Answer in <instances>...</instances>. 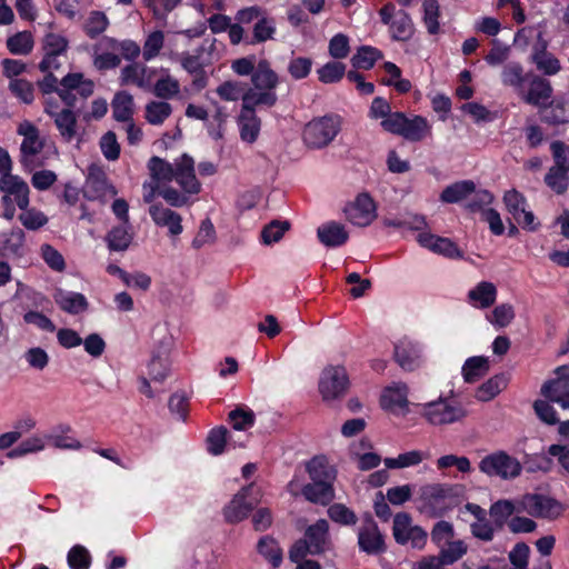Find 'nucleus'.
Masks as SVG:
<instances>
[{"label": "nucleus", "mask_w": 569, "mask_h": 569, "mask_svg": "<svg viewBox=\"0 0 569 569\" xmlns=\"http://www.w3.org/2000/svg\"><path fill=\"white\" fill-rule=\"evenodd\" d=\"M280 83L279 74L272 69L267 59H260L257 70L250 78L249 97L247 101L254 104L272 108L278 102L276 89Z\"/></svg>", "instance_id": "f257e3e1"}, {"label": "nucleus", "mask_w": 569, "mask_h": 569, "mask_svg": "<svg viewBox=\"0 0 569 569\" xmlns=\"http://www.w3.org/2000/svg\"><path fill=\"white\" fill-rule=\"evenodd\" d=\"M381 127L388 132L412 141L427 139L431 132V126L425 117L418 114L407 116L400 111H396L382 120Z\"/></svg>", "instance_id": "f03ea898"}, {"label": "nucleus", "mask_w": 569, "mask_h": 569, "mask_svg": "<svg viewBox=\"0 0 569 569\" xmlns=\"http://www.w3.org/2000/svg\"><path fill=\"white\" fill-rule=\"evenodd\" d=\"M3 194L1 203L3 207L2 217L7 220H12L16 214V207L24 210L29 207L30 189L28 183L19 176L10 173L1 177V190Z\"/></svg>", "instance_id": "7ed1b4c3"}, {"label": "nucleus", "mask_w": 569, "mask_h": 569, "mask_svg": "<svg viewBox=\"0 0 569 569\" xmlns=\"http://www.w3.org/2000/svg\"><path fill=\"white\" fill-rule=\"evenodd\" d=\"M479 470L489 477L511 480L521 475L522 466L516 457L503 450H497L480 460Z\"/></svg>", "instance_id": "20e7f679"}, {"label": "nucleus", "mask_w": 569, "mask_h": 569, "mask_svg": "<svg viewBox=\"0 0 569 569\" xmlns=\"http://www.w3.org/2000/svg\"><path fill=\"white\" fill-rule=\"evenodd\" d=\"M261 489L254 482L238 491L223 508V517L229 523L244 520L249 512L260 502Z\"/></svg>", "instance_id": "39448f33"}, {"label": "nucleus", "mask_w": 569, "mask_h": 569, "mask_svg": "<svg viewBox=\"0 0 569 569\" xmlns=\"http://www.w3.org/2000/svg\"><path fill=\"white\" fill-rule=\"evenodd\" d=\"M418 407L420 408V415L433 426L450 425L467 416L462 406L441 397L438 400L418 405Z\"/></svg>", "instance_id": "423d86ee"}, {"label": "nucleus", "mask_w": 569, "mask_h": 569, "mask_svg": "<svg viewBox=\"0 0 569 569\" xmlns=\"http://www.w3.org/2000/svg\"><path fill=\"white\" fill-rule=\"evenodd\" d=\"M381 22L389 27V32L395 41H409L415 33L411 17L405 10H397L391 2L386 3L380 10Z\"/></svg>", "instance_id": "0eeeda50"}, {"label": "nucleus", "mask_w": 569, "mask_h": 569, "mask_svg": "<svg viewBox=\"0 0 569 569\" xmlns=\"http://www.w3.org/2000/svg\"><path fill=\"white\" fill-rule=\"evenodd\" d=\"M93 81L84 79L82 73H68L60 81L58 96L67 106L66 109H70L77 107L78 98L81 100L88 99L93 93Z\"/></svg>", "instance_id": "6e6552de"}, {"label": "nucleus", "mask_w": 569, "mask_h": 569, "mask_svg": "<svg viewBox=\"0 0 569 569\" xmlns=\"http://www.w3.org/2000/svg\"><path fill=\"white\" fill-rule=\"evenodd\" d=\"M418 508L430 518L443 516L450 509L449 489L439 483L423 486Z\"/></svg>", "instance_id": "1a4fd4ad"}, {"label": "nucleus", "mask_w": 569, "mask_h": 569, "mask_svg": "<svg viewBox=\"0 0 569 569\" xmlns=\"http://www.w3.org/2000/svg\"><path fill=\"white\" fill-rule=\"evenodd\" d=\"M133 97L127 91H119L111 101L112 116L114 120L121 122V128L127 132L129 142L139 141L142 138V131L132 123Z\"/></svg>", "instance_id": "9d476101"}, {"label": "nucleus", "mask_w": 569, "mask_h": 569, "mask_svg": "<svg viewBox=\"0 0 569 569\" xmlns=\"http://www.w3.org/2000/svg\"><path fill=\"white\" fill-rule=\"evenodd\" d=\"M68 39L59 33L47 32L41 40L43 58L39 63L40 71L58 70L62 59L67 58Z\"/></svg>", "instance_id": "9b49d317"}, {"label": "nucleus", "mask_w": 569, "mask_h": 569, "mask_svg": "<svg viewBox=\"0 0 569 569\" xmlns=\"http://www.w3.org/2000/svg\"><path fill=\"white\" fill-rule=\"evenodd\" d=\"M523 509L532 517L556 520L566 511V506L549 496L540 493H527L522 498Z\"/></svg>", "instance_id": "f8f14e48"}, {"label": "nucleus", "mask_w": 569, "mask_h": 569, "mask_svg": "<svg viewBox=\"0 0 569 569\" xmlns=\"http://www.w3.org/2000/svg\"><path fill=\"white\" fill-rule=\"evenodd\" d=\"M392 535L400 545H410L422 549L427 541V532L419 526H412L411 517L407 512H399L393 518Z\"/></svg>", "instance_id": "ddd939ff"}, {"label": "nucleus", "mask_w": 569, "mask_h": 569, "mask_svg": "<svg viewBox=\"0 0 569 569\" xmlns=\"http://www.w3.org/2000/svg\"><path fill=\"white\" fill-rule=\"evenodd\" d=\"M349 386L346 369L329 366L323 369L319 380V391L325 401L336 400L345 396Z\"/></svg>", "instance_id": "4468645a"}, {"label": "nucleus", "mask_w": 569, "mask_h": 569, "mask_svg": "<svg viewBox=\"0 0 569 569\" xmlns=\"http://www.w3.org/2000/svg\"><path fill=\"white\" fill-rule=\"evenodd\" d=\"M556 379L546 382L542 395L563 409H569V363L555 369Z\"/></svg>", "instance_id": "2eb2a0df"}, {"label": "nucleus", "mask_w": 569, "mask_h": 569, "mask_svg": "<svg viewBox=\"0 0 569 569\" xmlns=\"http://www.w3.org/2000/svg\"><path fill=\"white\" fill-rule=\"evenodd\" d=\"M117 189L109 183L106 172L98 166L91 164L83 186V196L88 200H102L116 196Z\"/></svg>", "instance_id": "dca6fc26"}, {"label": "nucleus", "mask_w": 569, "mask_h": 569, "mask_svg": "<svg viewBox=\"0 0 569 569\" xmlns=\"http://www.w3.org/2000/svg\"><path fill=\"white\" fill-rule=\"evenodd\" d=\"M376 203L369 193H360L356 200L345 208L347 219L355 226H369L377 217Z\"/></svg>", "instance_id": "f3484780"}, {"label": "nucleus", "mask_w": 569, "mask_h": 569, "mask_svg": "<svg viewBox=\"0 0 569 569\" xmlns=\"http://www.w3.org/2000/svg\"><path fill=\"white\" fill-rule=\"evenodd\" d=\"M340 131V119L326 116L310 121L303 131L305 140L315 142H331Z\"/></svg>", "instance_id": "a211bd4d"}, {"label": "nucleus", "mask_w": 569, "mask_h": 569, "mask_svg": "<svg viewBox=\"0 0 569 569\" xmlns=\"http://www.w3.org/2000/svg\"><path fill=\"white\" fill-rule=\"evenodd\" d=\"M551 96L550 81L532 72L530 80L518 97L528 104L543 107L549 102Z\"/></svg>", "instance_id": "6ab92c4d"}, {"label": "nucleus", "mask_w": 569, "mask_h": 569, "mask_svg": "<svg viewBox=\"0 0 569 569\" xmlns=\"http://www.w3.org/2000/svg\"><path fill=\"white\" fill-rule=\"evenodd\" d=\"M358 545L360 550L368 555H378L386 549L383 536L371 516H368L359 528Z\"/></svg>", "instance_id": "aec40b11"}, {"label": "nucleus", "mask_w": 569, "mask_h": 569, "mask_svg": "<svg viewBox=\"0 0 569 569\" xmlns=\"http://www.w3.org/2000/svg\"><path fill=\"white\" fill-rule=\"evenodd\" d=\"M173 180L180 186L184 193L198 194L201 191V183L194 173V161L186 153L176 161Z\"/></svg>", "instance_id": "412c9836"}, {"label": "nucleus", "mask_w": 569, "mask_h": 569, "mask_svg": "<svg viewBox=\"0 0 569 569\" xmlns=\"http://www.w3.org/2000/svg\"><path fill=\"white\" fill-rule=\"evenodd\" d=\"M257 108L264 107L247 101L244 109L240 110L238 124L240 137L244 142H254L259 136L261 120L256 113Z\"/></svg>", "instance_id": "4be33fe9"}, {"label": "nucleus", "mask_w": 569, "mask_h": 569, "mask_svg": "<svg viewBox=\"0 0 569 569\" xmlns=\"http://www.w3.org/2000/svg\"><path fill=\"white\" fill-rule=\"evenodd\" d=\"M417 240L421 247L446 258L461 259L463 257L462 251L449 238L439 237L430 232H421L418 234Z\"/></svg>", "instance_id": "5701e85b"}, {"label": "nucleus", "mask_w": 569, "mask_h": 569, "mask_svg": "<svg viewBox=\"0 0 569 569\" xmlns=\"http://www.w3.org/2000/svg\"><path fill=\"white\" fill-rule=\"evenodd\" d=\"M148 211L156 226L168 228L169 236L177 237L182 233V217L178 212L164 207L162 203L151 204Z\"/></svg>", "instance_id": "b1692460"}, {"label": "nucleus", "mask_w": 569, "mask_h": 569, "mask_svg": "<svg viewBox=\"0 0 569 569\" xmlns=\"http://www.w3.org/2000/svg\"><path fill=\"white\" fill-rule=\"evenodd\" d=\"M156 69L133 62L121 69L120 82L122 86L134 84L141 89H149L153 83Z\"/></svg>", "instance_id": "393cba45"}, {"label": "nucleus", "mask_w": 569, "mask_h": 569, "mask_svg": "<svg viewBox=\"0 0 569 569\" xmlns=\"http://www.w3.org/2000/svg\"><path fill=\"white\" fill-rule=\"evenodd\" d=\"M532 72L525 71L523 66L518 61H509L503 64L500 72V80L503 87L512 89L519 96Z\"/></svg>", "instance_id": "a878e982"}, {"label": "nucleus", "mask_w": 569, "mask_h": 569, "mask_svg": "<svg viewBox=\"0 0 569 569\" xmlns=\"http://www.w3.org/2000/svg\"><path fill=\"white\" fill-rule=\"evenodd\" d=\"M395 360L407 371H412L420 366L421 349L417 343L408 340H401L395 346Z\"/></svg>", "instance_id": "bb28decb"}, {"label": "nucleus", "mask_w": 569, "mask_h": 569, "mask_svg": "<svg viewBox=\"0 0 569 569\" xmlns=\"http://www.w3.org/2000/svg\"><path fill=\"white\" fill-rule=\"evenodd\" d=\"M305 539L311 548V555L323 553L329 547V523L326 519H319L305 531Z\"/></svg>", "instance_id": "cd10ccee"}, {"label": "nucleus", "mask_w": 569, "mask_h": 569, "mask_svg": "<svg viewBox=\"0 0 569 569\" xmlns=\"http://www.w3.org/2000/svg\"><path fill=\"white\" fill-rule=\"evenodd\" d=\"M53 300L61 310L70 315H79L89 308L87 298L79 292L57 289L53 293Z\"/></svg>", "instance_id": "c85d7f7f"}, {"label": "nucleus", "mask_w": 569, "mask_h": 569, "mask_svg": "<svg viewBox=\"0 0 569 569\" xmlns=\"http://www.w3.org/2000/svg\"><path fill=\"white\" fill-rule=\"evenodd\" d=\"M249 84L240 80H226L220 83L216 93L222 101L236 102L241 100V109H244L249 97Z\"/></svg>", "instance_id": "c756f323"}, {"label": "nucleus", "mask_w": 569, "mask_h": 569, "mask_svg": "<svg viewBox=\"0 0 569 569\" xmlns=\"http://www.w3.org/2000/svg\"><path fill=\"white\" fill-rule=\"evenodd\" d=\"M317 236L323 246L330 248L345 244L349 238L343 224L336 221H329L318 227Z\"/></svg>", "instance_id": "7c9ffc66"}, {"label": "nucleus", "mask_w": 569, "mask_h": 569, "mask_svg": "<svg viewBox=\"0 0 569 569\" xmlns=\"http://www.w3.org/2000/svg\"><path fill=\"white\" fill-rule=\"evenodd\" d=\"M26 234L20 228L0 233V252L4 257H22Z\"/></svg>", "instance_id": "2f4dec72"}, {"label": "nucleus", "mask_w": 569, "mask_h": 569, "mask_svg": "<svg viewBox=\"0 0 569 569\" xmlns=\"http://www.w3.org/2000/svg\"><path fill=\"white\" fill-rule=\"evenodd\" d=\"M380 402L382 408L391 411L407 408L409 403L407 385L395 382L392 386L387 387L381 395Z\"/></svg>", "instance_id": "473e14b6"}, {"label": "nucleus", "mask_w": 569, "mask_h": 569, "mask_svg": "<svg viewBox=\"0 0 569 569\" xmlns=\"http://www.w3.org/2000/svg\"><path fill=\"white\" fill-rule=\"evenodd\" d=\"M302 496L310 502L327 506L335 498L332 483L322 481H312L303 486Z\"/></svg>", "instance_id": "72a5a7b5"}, {"label": "nucleus", "mask_w": 569, "mask_h": 569, "mask_svg": "<svg viewBox=\"0 0 569 569\" xmlns=\"http://www.w3.org/2000/svg\"><path fill=\"white\" fill-rule=\"evenodd\" d=\"M307 472L312 481L332 483L336 478V470L329 465L323 456L313 457L306 465Z\"/></svg>", "instance_id": "f704fd0d"}, {"label": "nucleus", "mask_w": 569, "mask_h": 569, "mask_svg": "<svg viewBox=\"0 0 569 569\" xmlns=\"http://www.w3.org/2000/svg\"><path fill=\"white\" fill-rule=\"evenodd\" d=\"M476 190L471 180H462L447 186L440 193V201L443 203H457L467 199Z\"/></svg>", "instance_id": "c9c22d12"}, {"label": "nucleus", "mask_w": 569, "mask_h": 569, "mask_svg": "<svg viewBox=\"0 0 569 569\" xmlns=\"http://www.w3.org/2000/svg\"><path fill=\"white\" fill-rule=\"evenodd\" d=\"M468 298L482 309L489 308L496 301L497 288L492 282L481 281L469 291Z\"/></svg>", "instance_id": "e433bc0d"}, {"label": "nucleus", "mask_w": 569, "mask_h": 569, "mask_svg": "<svg viewBox=\"0 0 569 569\" xmlns=\"http://www.w3.org/2000/svg\"><path fill=\"white\" fill-rule=\"evenodd\" d=\"M150 178L159 184H166L173 181L176 163L172 164L159 157H152L148 162Z\"/></svg>", "instance_id": "4c0bfd02"}, {"label": "nucleus", "mask_w": 569, "mask_h": 569, "mask_svg": "<svg viewBox=\"0 0 569 569\" xmlns=\"http://www.w3.org/2000/svg\"><path fill=\"white\" fill-rule=\"evenodd\" d=\"M489 371V360L486 357H470L462 366V377L467 383L480 380Z\"/></svg>", "instance_id": "58836bf2"}, {"label": "nucleus", "mask_w": 569, "mask_h": 569, "mask_svg": "<svg viewBox=\"0 0 569 569\" xmlns=\"http://www.w3.org/2000/svg\"><path fill=\"white\" fill-rule=\"evenodd\" d=\"M257 550L273 568H278L281 565L282 549L273 537L263 536L260 538Z\"/></svg>", "instance_id": "ea45409f"}, {"label": "nucleus", "mask_w": 569, "mask_h": 569, "mask_svg": "<svg viewBox=\"0 0 569 569\" xmlns=\"http://www.w3.org/2000/svg\"><path fill=\"white\" fill-rule=\"evenodd\" d=\"M276 30V20L264 13L263 17L254 22L252 38L247 40V43L256 44L271 40L273 39Z\"/></svg>", "instance_id": "a19ab883"}, {"label": "nucleus", "mask_w": 569, "mask_h": 569, "mask_svg": "<svg viewBox=\"0 0 569 569\" xmlns=\"http://www.w3.org/2000/svg\"><path fill=\"white\" fill-rule=\"evenodd\" d=\"M507 387L505 375H496L483 382L476 392V398L480 401H489L498 396Z\"/></svg>", "instance_id": "79ce46f5"}, {"label": "nucleus", "mask_w": 569, "mask_h": 569, "mask_svg": "<svg viewBox=\"0 0 569 569\" xmlns=\"http://www.w3.org/2000/svg\"><path fill=\"white\" fill-rule=\"evenodd\" d=\"M34 46L33 37L29 31H20L7 39V48L12 54H29Z\"/></svg>", "instance_id": "37998d69"}, {"label": "nucleus", "mask_w": 569, "mask_h": 569, "mask_svg": "<svg viewBox=\"0 0 569 569\" xmlns=\"http://www.w3.org/2000/svg\"><path fill=\"white\" fill-rule=\"evenodd\" d=\"M153 86V93L160 99H171L180 92V83L177 79L171 77L168 71L159 78Z\"/></svg>", "instance_id": "c03bdc74"}, {"label": "nucleus", "mask_w": 569, "mask_h": 569, "mask_svg": "<svg viewBox=\"0 0 569 569\" xmlns=\"http://www.w3.org/2000/svg\"><path fill=\"white\" fill-rule=\"evenodd\" d=\"M382 58V53L375 47L362 46L352 57V66L358 69L369 70Z\"/></svg>", "instance_id": "a18cd8bd"}, {"label": "nucleus", "mask_w": 569, "mask_h": 569, "mask_svg": "<svg viewBox=\"0 0 569 569\" xmlns=\"http://www.w3.org/2000/svg\"><path fill=\"white\" fill-rule=\"evenodd\" d=\"M545 183L557 194H563L569 187L568 171L553 166L545 177Z\"/></svg>", "instance_id": "49530a36"}, {"label": "nucleus", "mask_w": 569, "mask_h": 569, "mask_svg": "<svg viewBox=\"0 0 569 569\" xmlns=\"http://www.w3.org/2000/svg\"><path fill=\"white\" fill-rule=\"evenodd\" d=\"M132 237L126 226L113 227L107 234L106 241L111 251H124L129 248Z\"/></svg>", "instance_id": "de8ad7c7"}, {"label": "nucleus", "mask_w": 569, "mask_h": 569, "mask_svg": "<svg viewBox=\"0 0 569 569\" xmlns=\"http://www.w3.org/2000/svg\"><path fill=\"white\" fill-rule=\"evenodd\" d=\"M53 119L62 138L71 140L76 136L77 118L71 109L60 110Z\"/></svg>", "instance_id": "09e8293b"}, {"label": "nucleus", "mask_w": 569, "mask_h": 569, "mask_svg": "<svg viewBox=\"0 0 569 569\" xmlns=\"http://www.w3.org/2000/svg\"><path fill=\"white\" fill-rule=\"evenodd\" d=\"M426 455L420 450H411L405 453H400L396 458H386L385 465L388 469H402L412 466H418Z\"/></svg>", "instance_id": "8fccbe9b"}, {"label": "nucleus", "mask_w": 569, "mask_h": 569, "mask_svg": "<svg viewBox=\"0 0 569 569\" xmlns=\"http://www.w3.org/2000/svg\"><path fill=\"white\" fill-rule=\"evenodd\" d=\"M172 108L167 101H151L146 106V119L151 124H161L171 114Z\"/></svg>", "instance_id": "3c124183"}, {"label": "nucleus", "mask_w": 569, "mask_h": 569, "mask_svg": "<svg viewBox=\"0 0 569 569\" xmlns=\"http://www.w3.org/2000/svg\"><path fill=\"white\" fill-rule=\"evenodd\" d=\"M505 206L517 222H520L521 214L525 212L527 200L522 193L516 189L507 191L503 196Z\"/></svg>", "instance_id": "603ef678"}, {"label": "nucleus", "mask_w": 569, "mask_h": 569, "mask_svg": "<svg viewBox=\"0 0 569 569\" xmlns=\"http://www.w3.org/2000/svg\"><path fill=\"white\" fill-rule=\"evenodd\" d=\"M513 512L515 506L509 500H499L492 503L489 510L497 529H501Z\"/></svg>", "instance_id": "864d4df0"}, {"label": "nucleus", "mask_w": 569, "mask_h": 569, "mask_svg": "<svg viewBox=\"0 0 569 569\" xmlns=\"http://www.w3.org/2000/svg\"><path fill=\"white\" fill-rule=\"evenodd\" d=\"M423 22L430 34H437L439 32V4L437 0H425L423 1Z\"/></svg>", "instance_id": "5fc2aeb1"}, {"label": "nucleus", "mask_w": 569, "mask_h": 569, "mask_svg": "<svg viewBox=\"0 0 569 569\" xmlns=\"http://www.w3.org/2000/svg\"><path fill=\"white\" fill-rule=\"evenodd\" d=\"M515 309L510 303H501L495 307L491 315L488 316L490 323L498 328H505L509 326L515 319Z\"/></svg>", "instance_id": "6e6d98bb"}, {"label": "nucleus", "mask_w": 569, "mask_h": 569, "mask_svg": "<svg viewBox=\"0 0 569 569\" xmlns=\"http://www.w3.org/2000/svg\"><path fill=\"white\" fill-rule=\"evenodd\" d=\"M346 66L342 62L331 61L318 69L319 80L323 83H335L342 79Z\"/></svg>", "instance_id": "4d7b16f0"}, {"label": "nucleus", "mask_w": 569, "mask_h": 569, "mask_svg": "<svg viewBox=\"0 0 569 569\" xmlns=\"http://www.w3.org/2000/svg\"><path fill=\"white\" fill-rule=\"evenodd\" d=\"M67 561L70 569H89L91 556L83 546L76 545L69 550Z\"/></svg>", "instance_id": "13d9d810"}, {"label": "nucleus", "mask_w": 569, "mask_h": 569, "mask_svg": "<svg viewBox=\"0 0 569 569\" xmlns=\"http://www.w3.org/2000/svg\"><path fill=\"white\" fill-rule=\"evenodd\" d=\"M229 420L236 430H246L254 425L256 416L251 409L238 407L230 411Z\"/></svg>", "instance_id": "bf43d9fd"}, {"label": "nucleus", "mask_w": 569, "mask_h": 569, "mask_svg": "<svg viewBox=\"0 0 569 569\" xmlns=\"http://www.w3.org/2000/svg\"><path fill=\"white\" fill-rule=\"evenodd\" d=\"M108 24V18L103 12L92 11L84 26L86 34L94 39L107 29Z\"/></svg>", "instance_id": "052dcab7"}, {"label": "nucleus", "mask_w": 569, "mask_h": 569, "mask_svg": "<svg viewBox=\"0 0 569 569\" xmlns=\"http://www.w3.org/2000/svg\"><path fill=\"white\" fill-rule=\"evenodd\" d=\"M329 518L340 525L351 526L358 520L356 513L342 503H333L328 509Z\"/></svg>", "instance_id": "680f3d73"}, {"label": "nucleus", "mask_w": 569, "mask_h": 569, "mask_svg": "<svg viewBox=\"0 0 569 569\" xmlns=\"http://www.w3.org/2000/svg\"><path fill=\"white\" fill-rule=\"evenodd\" d=\"M289 228L290 223L288 221H271L261 231L263 243L271 244L273 242H278L283 237L284 232L289 230Z\"/></svg>", "instance_id": "e2e57ef3"}, {"label": "nucleus", "mask_w": 569, "mask_h": 569, "mask_svg": "<svg viewBox=\"0 0 569 569\" xmlns=\"http://www.w3.org/2000/svg\"><path fill=\"white\" fill-rule=\"evenodd\" d=\"M228 430L224 427L213 428L207 438L208 451L213 456H219L223 452L227 443Z\"/></svg>", "instance_id": "0e129e2a"}, {"label": "nucleus", "mask_w": 569, "mask_h": 569, "mask_svg": "<svg viewBox=\"0 0 569 569\" xmlns=\"http://www.w3.org/2000/svg\"><path fill=\"white\" fill-rule=\"evenodd\" d=\"M9 89L14 97L23 103H31L34 99L33 84L26 79H13L9 83Z\"/></svg>", "instance_id": "69168bd1"}, {"label": "nucleus", "mask_w": 569, "mask_h": 569, "mask_svg": "<svg viewBox=\"0 0 569 569\" xmlns=\"http://www.w3.org/2000/svg\"><path fill=\"white\" fill-rule=\"evenodd\" d=\"M447 546L446 549H441L440 555L437 557L445 565L455 563L467 552V546L462 540L449 541Z\"/></svg>", "instance_id": "338daca9"}, {"label": "nucleus", "mask_w": 569, "mask_h": 569, "mask_svg": "<svg viewBox=\"0 0 569 569\" xmlns=\"http://www.w3.org/2000/svg\"><path fill=\"white\" fill-rule=\"evenodd\" d=\"M312 60L307 57H295L288 63V72L295 80L307 78L312 69Z\"/></svg>", "instance_id": "774afa93"}]
</instances>
